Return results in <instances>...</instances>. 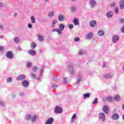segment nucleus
<instances>
[{"label":"nucleus","mask_w":124,"mask_h":124,"mask_svg":"<svg viewBox=\"0 0 124 124\" xmlns=\"http://www.w3.org/2000/svg\"><path fill=\"white\" fill-rule=\"evenodd\" d=\"M54 113L55 114H62V108L60 106H56L54 108Z\"/></svg>","instance_id":"1"},{"label":"nucleus","mask_w":124,"mask_h":124,"mask_svg":"<svg viewBox=\"0 0 124 124\" xmlns=\"http://www.w3.org/2000/svg\"><path fill=\"white\" fill-rule=\"evenodd\" d=\"M105 114L103 112H101L98 115V119L101 122H105V117H106Z\"/></svg>","instance_id":"2"},{"label":"nucleus","mask_w":124,"mask_h":124,"mask_svg":"<svg viewBox=\"0 0 124 124\" xmlns=\"http://www.w3.org/2000/svg\"><path fill=\"white\" fill-rule=\"evenodd\" d=\"M6 57L9 60H12L13 59V53L12 51H7L6 52Z\"/></svg>","instance_id":"3"},{"label":"nucleus","mask_w":124,"mask_h":124,"mask_svg":"<svg viewBox=\"0 0 124 124\" xmlns=\"http://www.w3.org/2000/svg\"><path fill=\"white\" fill-rule=\"evenodd\" d=\"M82 75L81 74H78V76L77 78V82H76V85H79L81 81H82Z\"/></svg>","instance_id":"4"},{"label":"nucleus","mask_w":124,"mask_h":124,"mask_svg":"<svg viewBox=\"0 0 124 124\" xmlns=\"http://www.w3.org/2000/svg\"><path fill=\"white\" fill-rule=\"evenodd\" d=\"M89 4L92 8H94L96 5V1L95 0H90Z\"/></svg>","instance_id":"5"},{"label":"nucleus","mask_w":124,"mask_h":124,"mask_svg":"<svg viewBox=\"0 0 124 124\" xmlns=\"http://www.w3.org/2000/svg\"><path fill=\"white\" fill-rule=\"evenodd\" d=\"M111 119L114 121H117L119 120V119H120V115H119V113H113L111 116Z\"/></svg>","instance_id":"6"},{"label":"nucleus","mask_w":124,"mask_h":124,"mask_svg":"<svg viewBox=\"0 0 124 124\" xmlns=\"http://www.w3.org/2000/svg\"><path fill=\"white\" fill-rule=\"evenodd\" d=\"M26 79V75L24 74H21L16 78L17 81H23Z\"/></svg>","instance_id":"7"},{"label":"nucleus","mask_w":124,"mask_h":124,"mask_svg":"<svg viewBox=\"0 0 124 124\" xmlns=\"http://www.w3.org/2000/svg\"><path fill=\"white\" fill-rule=\"evenodd\" d=\"M21 85L24 88H28V87L30 86V83L28 80H25L22 81Z\"/></svg>","instance_id":"8"},{"label":"nucleus","mask_w":124,"mask_h":124,"mask_svg":"<svg viewBox=\"0 0 124 124\" xmlns=\"http://www.w3.org/2000/svg\"><path fill=\"white\" fill-rule=\"evenodd\" d=\"M106 16L107 17V18H111L113 17V16H114V14L112 11H109L107 12Z\"/></svg>","instance_id":"9"},{"label":"nucleus","mask_w":124,"mask_h":124,"mask_svg":"<svg viewBox=\"0 0 124 124\" xmlns=\"http://www.w3.org/2000/svg\"><path fill=\"white\" fill-rule=\"evenodd\" d=\"M65 27V25L64 24H60L59 26V31H60V34H62V31L64 30V28Z\"/></svg>","instance_id":"10"},{"label":"nucleus","mask_w":124,"mask_h":124,"mask_svg":"<svg viewBox=\"0 0 124 124\" xmlns=\"http://www.w3.org/2000/svg\"><path fill=\"white\" fill-rule=\"evenodd\" d=\"M120 39V37L117 35H115L112 37L113 43H116Z\"/></svg>","instance_id":"11"},{"label":"nucleus","mask_w":124,"mask_h":124,"mask_svg":"<svg viewBox=\"0 0 124 124\" xmlns=\"http://www.w3.org/2000/svg\"><path fill=\"white\" fill-rule=\"evenodd\" d=\"M54 123V118L50 117L47 119L45 124H52Z\"/></svg>","instance_id":"12"},{"label":"nucleus","mask_w":124,"mask_h":124,"mask_svg":"<svg viewBox=\"0 0 124 124\" xmlns=\"http://www.w3.org/2000/svg\"><path fill=\"white\" fill-rule=\"evenodd\" d=\"M54 123V118L50 117L47 119L45 124H52Z\"/></svg>","instance_id":"13"},{"label":"nucleus","mask_w":124,"mask_h":124,"mask_svg":"<svg viewBox=\"0 0 124 124\" xmlns=\"http://www.w3.org/2000/svg\"><path fill=\"white\" fill-rule=\"evenodd\" d=\"M112 77H113V73H109L108 74L105 75L104 78H105V79H110Z\"/></svg>","instance_id":"14"},{"label":"nucleus","mask_w":124,"mask_h":124,"mask_svg":"<svg viewBox=\"0 0 124 124\" xmlns=\"http://www.w3.org/2000/svg\"><path fill=\"white\" fill-rule=\"evenodd\" d=\"M95 25H96V21L95 20H91L89 22V25L92 28L95 27Z\"/></svg>","instance_id":"15"},{"label":"nucleus","mask_w":124,"mask_h":124,"mask_svg":"<svg viewBox=\"0 0 124 124\" xmlns=\"http://www.w3.org/2000/svg\"><path fill=\"white\" fill-rule=\"evenodd\" d=\"M68 68L70 72L71 75H74V70L73 69V67H72L71 65H69Z\"/></svg>","instance_id":"16"},{"label":"nucleus","mask_w":124,"mask_h":124,"mask_svg":"<svg viewBox=\"0 0 124 124\" xmlns=\"http://www.w3.org/2000/svg\"><path fill=\"white\" fill-rule=\"evenodd\" d=\"M104 101H109V102H113V98L112 96H108L106 98L104 99Z\"/></svg>","instance_id":"17"},{"label":"nucleus","mask_w":124,"mask_h":124,"mask_svg":"<svg viewBox=\"0 0 124 124\" xmlns=\"http://www.w3.org/2000/svg\"><path fill=\"white\" fill-rule=\"evenodd\" d=\"M103 111L105 113V114H108L109 112V110L108 109V107L107 106H104L103 108Z\"/></svg>","instance_id":"18"},{"label":"nucleus","mask_w":124,"mask_h":124,"mask_svg":"<svg viewBox=\"0 0 124 124\" xmlns=\"http://www.w3.org/2000/svg\"><path fill=\"white\" fill-rule=\"evenodd\" d=\"M37 36L40 41H43V40H44V36H43V35H42V34H38Z\"/></svg>","instance_id":"19"},{"label":"nucleus","mask_w":124,"mask_h":124,"mask_svg":"<svg viewBox=\"0 0 124 124\" xmlns=\"http://www.w3.org/2000/svg\"><path fill=\"white\" fill-rule=\"evenodd\" d=\"M73 23L75 26H78L79 25V20L78 19V18H74L73 20Z\"/></svg>","instance_id":"20"},{"label":"nucleus","mask_w":124,"mask_h":124,"mask_svg":"<svg viewBox=\"0 0 124 124\" xmlns=\"http://www.w3.org/2000/svg\"><path fill=\"white\" fill-rule=\"evenodd\" d=\"M35 51L32 49H30L28 51V54H29V55H31V56H35Z\"/></svg>","instance_id":"21"},{"label":"nucleus","mask_w":124,"mask_h":124,"mask_svg":"<svg viewBox=\"0 0 124 124\" xmlns=\"http://www.w3.org/2000/svg\"><path fill=\"white\" fill-rule=\"evenodd\" d=\"M84 99H86V98H89L91 97L90 93H86L83 94Z\"/></svg>","instance_id":"22"},{"label":"nucleus","mask_w":124,"mask_h":124,"mask_svg":"<svg viewBox=\"0 0 124 124\" xmlns=\"http://www.w3.org/2000/svg\"><path fill=\"white\" fill-rule=\"evenodd\" d=\"M98 36H103L104 35V31L103 30H99L97 32Z\"/></svg>","instance_id":"23"},{"label":"nucleus","mask_w":124,"mask_h":124,"mask_svg":"<svg viewBox=\"0 0 124 124\" xmlns=\"http://www.w3.org/2000/svg\"><path fill=\"white\" fill-rule=\"evenodd\" d=\"M114 100L115 101H121V96L119 95H115L114 96Z\"/></svg>","instance_id":"24"},{"label":"nucleus","mask_w":124,"mask_h":124,"mask_svg":"<svg viewBox=\"0 0 124 124\" xmlns=\"http://www.w3.org/2000/svg\"><path fill=\"white\" fill-rule=\"evenodd\" d=\"M93 33L92 32H90L88 34H86V38H87L88 39H92L93 38Z\"/></svg>","instance_id":"25"},{"label":"nucleus","mask_w":124,"mask_h":124,"mask_svg":"<svg viewBox=\"0 0 124 124\" xmlns=\"http://www.w3.org/2000/svg\"><path fill=\"white\" fill-rule=\"evenodd\" d=\"M36 119H37V116L36 115H34L31 116V121L32 123L35 122L36 121Z\"/></svg>","instance_id":"26"},{"label":"nucleus","mask_w":124,"mask_h":124,"mask_svg":"<svg viewBox=\"0 0 124 124\" xmlns=\"http://www.w3.org/2000/svg\"><path fill=\"white\" fill-rule=\"evenodd\" d=\"M63 19H64V16H63V15H59L58 16L59 21H63Z\"/></svg>","instance_id":"27"},{"label":"nucleus","mask_w":124,"mask_h":124,"mask_svg":"<svg viewBox=\"0 0 124 124\" xmlns=\"http://www.w3.org/2000/svg\"><path fill=\"white\" fill-rule=\"evenodd\" d=\"M121 3L120 4V6L121 9H124V0H121Z\"/></svg>","instance_id":"28"},{"label":"nucleus","mask_w":124,"mask_h":124,"mask_svg":"<svg viewBox=\"0 0 124 124\" xmlns=\"http://www.w3.org/2000/svg\"><path fill=\"white\" fill-rule=\"evenodd\" d=\"M19 42H20V38L17 37H16L14 38V42H15V43H16L17 44L19 43Z\"/></svg>","instance_id":"29"},{"label":"nucleus","mask_w":124,"mask_h":124,"mask_svg":"<svg viewBox=\"0 0 124 124\" xmlns=\"http://www.w3.org/2000/svg\"><path fill=\"white\" fill-rule=\"evenodd\" d=\"M76 119V114H74L71 119V123L72 124L74 123V120Z\"/></svg>","instance_id":"30"},{"label":"nucleus","mask_w":124,"mask_h":124,"mask_svg":"<svg viewBox=\"0 0 124 124\" xmlns=\"http://www.w3.org/2000/svg\"><path fill=\"white\" fill-rule=\"evenodd\" d=\"M57 23V20H54L52 21L51 27L52 28H55L56 26V23Z\"/></svg>","instance_id":"31"},{"label":"nucleus","mask_w":124,"mask_h":124,"mask_svg":"<svg viewBox=\"0 0 124 124\" xmlns=\"http://www.w3.org/2000/svg\"><path fill=\"white\" fill-rule=\"evenodd\" d=\"M54 15H55V14L53 12H49L48 14V16L49 18H52V17H54Z\"/></svg>","instance_id":"32"},{"label":"nucleus","mask_w":124,"mask_h":124,"mask_svg":"<svg viewBox=\"0 0 124 124\" xmlns=\"http://www.w3.org/2000/svg\"><path fill=\"white\" fill-rule=\"evenodd\" d=\"M25 120H27V121H31V115H26V117L25 118Z\"/></svg>","instance_id":"33"},{"label":"nucleus","mask_w":124,"mask_h":124,"mask_svg":"<svg viewBox=\"0 0 124 124\" xmlns=\"http://www.w3.org/2000/svg\"><path fill=\"white\" fill-rule=\"evenodd\" d=\"M31 20L32 24H35V18H34V16H32L31 17Z\"/></svg>","instance_id":"34"},{"label":"nucleus","mask_w":124,"mask_h":124,"mask_svg":"<svg viewBox=\"0 0 124 124\" xmlns=\"http://www.w3.org/2000/svg\"><path fill=\"white\" fill-rule=\"evenodd\" d=\"M31 46L32 49H35V47H36V44H35L34 42H31Z\"/></svg>","instance_id":"35"},{"label":"nucleus","mask_w":124,"mask_h":124,"mask_svg":"<svg viewBox=\"0 0 124 124\" xmlns=\"http://www.w3.org/2000/svg\"><path fill=\"white\" fill-rule=\"evenodd\" d=\"M54 31H57L59 35H61L60 31L59 30V29H52V32H54Z\"/></svg>","instance_id":"36"},{"label":"nucleus","mask_w":124,"mask_h":124,"mask_svg":"<svg viewBox=\"0 0 124 124\" xmlns=\"http://www.w3.org/2000/svg\"><path fill=\"white\" fill-rule=\"evenodd\" d=\"M71 12L74 13L76 11V7L75 6H72L70 8Z\"/></svg>","instance_id":"37"},{"label":"nucleus","mask_w":124,"mask_h":124,"mask_svg":"<svg viewBox=\"0 0 124 124\" xmlns=\"http://www.w3.org/2000/svg\"><path fill=\"white\" fill-rule=\"evenodd\" d=\"M31 62H27L26 63V67H27V68H30L31 67Z\"/></svg>","instance_id":"38"},{"label":"nucleus","mask_w":124,"mask_h":124,"mask_svg":"<svg viewBox=\"0 0 124 124\" xmlns=\"http://www.w3.org/2000/svg\"><path fill=\"white\" fill-rule=\"evenodd\" d=\"M67 81H68V78H65L63 79L62 83L63 84H67Z\"/></svg>","instance_id":"39"},{"label":"nucleus","mask_w":124,"mask_h":124,"mask_svg":"<svg viewBox=\"0 0 124 124\" xmlns=\"http://www.w3.org/2000/svg\"><path fill=\"white\" fill-rule=\"evenodd\" d=\"M86 53V51H85V50L83 49H81L80 50L79 54V55H84V54Z\"/></svg>","instance_id":"40"},{"label":"nucleus","mask_w":124,"mask_h":124,"mask_svg":"<svg viewBox=\"0 0 124 124\" xmlns=\"http://www.w3.org/2000/svg\"><path fill=\"white\" fill-rule=\"evenodd\" d=\"M74 41H75V42H79V41H80V38L78 37H76L74 39Z\"/></svg>","instance_id":"41"},{"label":"nucleus","mask_w":124,"mask_h":124,"mask_svg":"<svg viewBox=\"0 0 124 124\" xmlns=\"http://www.w3.org/2000/svg\"><path fill=\"white\" fill-rule=\"evenodd\" d=\"M30 76L31 78H33V79H35V78H36V75L32 73L31 74Z\"/></svg>","instance_id":"42"},{"label":"nucleus","mask_w":124,"mask_h":124,"mask_svg":"<svg viewBox=\"0 0 124 124\" xmlns=\"http://www.w3.org/2000/svg\"><path fill=\"white\" fill-rule=\"evenodd\" d=\"M5 104L2 101H0V107H4Z\"/></svg>","instance_id":"43"},{"label":"nucleus","mask_w":124,"mask_h":124,"mask_svg":"<svg viewBox=\"0 0 124 124\" xmlns=\"http://www.w3.org/2000/svg\"><path fill=\"white\" fill-rule=\"evenodd\" d=\"M114 13H115V14H119V8H118V7H116L114 9Z\"/></svg>","instance_id":"44"},{"label":"nucleus","mask_w":124,"mask_h":124,"mask_svg":"<svg viewBox=\"0 0 124 124\" xmlns=\"http://www.w3.org/2000/svg\"><path fill=\"white\" fill-rule=\"evenodd\" d=\"M68 28H69V29H70V30H72V29H73V28H74V26L73 24H69V25H68Z\"/></svg>","instance_id":"45"},{"label":"nucleus","mask_w":124,"mask_h":124,"mask_svg":"<svg viewBox=\"0 0 124 124\" xmlns=\"http://www.w3.org/2000/svg\"><path fill=\"white\" fill-rule=\"evenodd\" d=\"M12 82V78H9L7 79V83H11Z\"/></svg>","instance_id":"46"},{"label":"nucleus","mask_w":124,"mask_h":124,"mask_svg":"<svg viewBox=\"0 0 124 124\" xmlns=\"http://www.w3.org/2000/svg\"><path fill=\"white\" fill-rule=\"evenodd\" d=\"M98 102L97 101V98H95L94 100V101L92 102L93 104L95 105Z\"/></svg>","instance_id":"47"},{"label":"nucleus","mask_w":124,"mask_h":124,"mask_svg":"<svg viewBox=\"0 0 124 124\" xmlns=\"http://www.w3.org/2000/svg\"><path fill=\"white\" fill-rule=\"evenodd\" d=\"M110 6L111 7H114V6H116V3L115 2H113L110 3Z\"/></svg>","instance_id":"48"},{"label":"nucleus","mask_w":124,"mask_h":124,"mask_svg":"<svg viewBox=\"0 0 124 124\" xmlns=\"http://www.w3.org/2000/svg\"><path fill=\"white\" fill-rule=\"evenodd\" d=\"M38 69V68H37V67L36 66H35L34 67H33L32 70L33 71L35 72V71H36V70H37Z\"/></svg>","instance_id":"49"},{"label":"nucleus","mask_w":124,"mask_h":124,"mask_svg":"<svg viewBox=\"0 0 124 124\" xmlns=\"http://www.w3.org/2000/svg\"><path fill=\"white\" fill-rule=\"evenodd\" d=\"M3 8V3L0 2V9H2Z\"/></svg>","instance_id":"50"},{"label":"nucleus","mask_w":124,"mask_h":124,"mask_svg":"<svg viewBox=\"0 0 124 124\" xmlns=\"http://www.w3.org/2000/svg\"><path fill=\"white\" fill-rule=\"evenodd\" d=\"M24 95H25V93L21 92L19 93V96H24Z\"/></svg>","instance_id":"51"},{"label":"nucleus","mask_w":124,"mask_h":124,"mask_svg":"<svg viewBox=\"0 0 124 124\" xmlns=\"http://www.w3.org/2000/svg\"><path fill=\"white\" fill-rule=\"evenodd\" d=\"M28 28H29V29H31V28H32V25H31V23H29L28 25Z\"/></svg>","instance_id":"52"},{"label":"nucleus","mask_w":124,"mask_h":124,"mask_svg":"<svg viewBox=\"0 0 124 124\" xmlns=\"http://www.w3.org/2000/svg\"><path fill=\"white\" fill-rule=\"evenodd\" d=\"M42 73H43V68H42L40 70V75H42Z\"/></svg>","instance_id":"53"},{"label":"nucleus","mask_w":124,"mask_h":124,"mask_svg":"<svg viewBox=\"0 0 124 124\" xmlns=\"http://www.w3.org/2000/svg\"><path fill=\"white\" fill-rule=\"evenodd\" d=\"M52 88H53V89H56V88H57L58 87V85L56 84H54L52 86Z\"/></svg>","instance_id":"54"},{"label":"nucleus","mask_w":124,"mask_h":124,"mask_svg":"<svg viewBox=\"0 0 124 124\" xmlns=\"http://www.w3.org/2000/svg\"><path fill=\"white\" fill-rule=\"evenodd\" d=\"M120 23H121V24H124V18H122L121 19Z\"/></svg>","instance_id":"55"},{"label":"nucleus","mask_w":124,"mask_h":124,"mask_svg":"<svg viewBox=\"0 0 124 124\" xmlns=\"http://www.w3.org/2000/svg\"><path fill=\"white\" fill-rule=\"evenodd\" d=\"M17 50H18V51H22V48H21V46H17Z\"/></svg>","instance_id":"56"},{"label":"nucleus","mask_w":124,"mask_h":124,"mask_svg":"<svg viewBox=\"0 0 124 124\" xmlns=\"http://www.w3.org/2000/svg\"><path fill=\"white\" fill-rule=\"evenodd\" d=\"M53 80H54V81H55V82H57V81H58V78H57L55 77H53Z\"/></svg>","instance_id":"57"},{"label":"nucleus","mask_w":124,"mask_h":124,"mask_svg":"<svg viewBox=\"0 0 124 124\" xmlns=\"http://www.w3.org/2000/svg\"><path fill=\"white\" fill-rule=\"evenodd\" d=\"M122 32H124V25L123 26L122 28L121 29Z\"/></svg>","instance_id":"58"},{"label":"nucleus","mask_w":124,"mask_h":124,"mask_svg":"<svg viewBox=\"0 0 124 124\" xmlns=\"http://www.w3.org/2000/svg\"><path fill=\"white\" fill-rule=\"evenodd\" d=\"M0 30H3V26L0 25Z\"/></svg>","instance_id":"59"},{"label":"nucleus","mask_w":124,"mask_h":124,"mask_svg":"<svg viewBox=\"0 0 124 124\" xmlns=\"http://www.w3.org/2000/svg\"><path fill=\"white\" fill-rule=\"evenodd\" d=\"M3 49V47L0 46V52H1V51H2Z\"/></svg>","instance_id":"60"},{"label":"nucleus","mask_w":124,"mask_h":124,"mask_svg":"<svg viewBox=\"0 0 124 124\" xmlns=\"http://www.w3.org/2000/svg\"><path fill=\"white\" fill-rule=\"evenodd\" d=\"M12 97H16V94H13L12 95Z\"/></svg>","instance_id":"61"},{"label":"nucleus","mask_w":124,"mask_h":124,"mask_svg":"<svg viewBox=\"0 0 124 124\" xmlns=\"http://www.w3.org/2000/svg\"><path fill=\"white\" fill-rule=\"evenodd\" d=\"M17 15H18V14L17 13H15L14 14L15 17H16Z\"/></svg>","instance_id":"62"},{"label":"nucleus","mask_w":124,"mask_h":124,"mask_svg":"<svg viewBox=\"0 0 124 124\" xmlns=\"http://www.w3.org/2000/svg\"><path fill=\"white\" fill-rule=\"evenodd\" d=\"M45 22H46V20H45V19H42V22L43 23H45Z\"/></svg>","instance_id":"63"},{"label":"nucleus","mask_w":124,"mask_h":124,"mask_svg":"<svg viewBox=\"0 0 124 124\" xmlns=\"http://www.w3.org/2000/svg\"><path fill=\"white\" fill-rule=\"evenodd\" d=\"M39 51H40V52H41V53H43V50H42V49H40V50H39Z\"/></svg>","instance_id":"64"}]
</instances>
